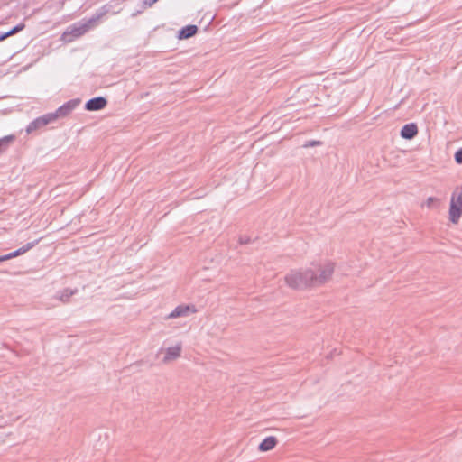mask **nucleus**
I'll list each match as a JSON object with an SVG mask.
<instances>
[{"mask_svg": "<svg viewBox=\"0 0 462 462\" xmlns=\"http://www.w3.org/2000/svg\"><path fill=\"white\" fill-rule=\"evenodd\" d=\"M55 122L54 116H51L49 113L45 114L42 116L35 118L26 127V133L28 134L33 133L34 131L44 127L45 125Z\"/></svg>", "mask_w": 462, "mask_h": 462, "instance_id": "nucleus-5", "label": "nucleus"}, {"mask_svg": "<svg viewBox=\"0 0 462 462\" xmlns=\"http://www.w3.org/2000/svg\"><path fill=\"white\" fill-rule=\"evenodd\" d=\"M37 243H38V240H36L34 242L27 243L26 245H24L23 246L20 247L16 251H14V252H12L10 254H5L6 260L12 259L14 257H16L18 255H21V254L26 253L27 251L32 249Z\"/></svg>", "mask_w": 462, "mask_h": 462, "instance_id": "nucleus-13", "label": "nucleus"}, {"mask_svg": "<svg viewBox=\"0 0 462 462\" xmlns=\"http://www.w3.org/2000/svg\"><path fill=\"white\" fill-rule=\"evenodd\" d=\"M462 216V187H457L452 192L448 210V218L457 225Z\"/></svg>", "mask_w": 462, "mask_h": 462, "instance_id": "nucleus-3", "label": "nucleus"}, {"mask_svg": "<svg viewBox=\"0 0 462 462\" xmlns=\"http://www.w3.org/2000/svg\"><path fill=\"white\" fill-rule=\"evenodd\" d=\"M439 200L434 197H429L426 201L422 204V206H426L428 208H431L433 207V203H439Z\"/></svg>", "mask_w": 462, "mask_h": 462, "instance_id": "nucleus-17", "label": "nucleus"}, {"mask_svg": "<svg viewBox=\"0 0 462 462\" xmlns=\"http://www.w3.org/2000/svg\"><path fill=\"white\" fill-rule=\"evenodd\" d=\"M278 440L276 437L270 436L265 438L259 445L258 448L262 452H266L273 449L275 446L277 445Z\"/></svg>", "mask_w": 462, "mask_h": 462, "instance_id": "nucleus-11", "label": "nucleus"}, {"mask_svg": "<svg viewBox=\"0 0 462 462\" xmlns=\"http://www.w3.org/2000/svg\"><path fill=\"white\" fill-rule=\"evenodd\" d=\"M182 346L181 343H178L175 346H169L165 350V356L162 359L164 364H168L171 361L178 359L181 355Z\"/></svg>", "mask_w": 462, "mask_h": 462, "instance_id": "nucleus-6", "label": "nucleus"}, {"mask_svg": "<svg viewBox=\"0 0 462 462\" xmlns=\"http://www.w3.org/2000/svg\"><path fill=\"white\" fill-rule=\"evenodd\" d=\"M76 107L74 101H69L66 104L60 106L55 112L49 113L51 116H54L55 121L60 117H65L69 115L72 110Z\"/></svg>", "mask_w": 462, "mask_h": 462, "instance_id": "nucleus-8", "label": "nucleus"}, {"mask_svg": "<svg viewBox=\"0 0 462 462\" xmlns=\"http://www.w3.org/2000/svg\"><path fill=\"white\" fill-rule=\"evenodd\" d=\"M455 160L457 163H462V148L457 151V152L455 153Z\"/></svg>", "mask_w": 462, "mask_h": 462, "instance_id": "nucleus-19", "label": "nucleus"}, {"mask_svg": "<svg viewBox=\"0 0 462 462\" xmlns=\"http://www.w3.org/2000/svg\"><path fill=\"white\" fill-rule=\"evenodd\" d=\"M97 18H91L88 23H85L80 25H73L70 27V31L69 33H70L73 37H80L83 34H85L91 27L92 23L97 21Z\"/></svg>", "mask_w": 462, "mask_h": 462, "instance_id": "nucleus-7", "label": "nucleus"}, {"mask_svg": "<svg viewBox=\"0 0 462 462\" xmlns=\"http://www.w3.org/2000/svg\"><path fill=\"white\" fill-rule=\"evenodd\" d=\"M288 287L293 290H305L314 287L312 267L292 269L284 276Z\"/></svg>", "mask_w": 462, "mask_h": 462, "instance_id": "nucleus-1", "label": "nucleus"}, {"mask_svg": "<svg viewBox=\"0 0 462 462\" xmlns=\"http://www.w3.org/2000/svg\"><path fill=\"white\" fill-rule=\"evenodd\" d=\"M158 0H143V6L144 7H151L155 4Z\"/></svg>", "mask_w": 462, "mask_h": 462, "instance_id": "nucleus-20", "label": "nucleus"}, {"mask_svg": "<svg viewBox=\"0 0 462 462\" xmlns=\"http://www.w3.org/2000/svg\"><path fill=\"white\" fill-rule=\"evenodd\" d=\"M6 261L5 255L0 256V262Z\"/></svg>", "mask_w": 462, "mask_h": 462, "instance_id": "nucleus-21", "label": "nucleus"}, {"mask_svg": "<svg viewBox=\"0 0 462 462\" xmlns=\"http://www.w3.org/2000/svg\"><path fill=\"white\" fill-rule=\"evenodd\" d=\"M418 134V126L414 123L406 124L401 130V136L403 139L411 140Z\"/></svg>", "mask_w": 462, "mask_h": 462, "instance_id": "nucleus-10", "label": "nucleus"}, {"mask_svg": "<svg viewBox=\"0 0 462 462\" xmlns=\"http://www.w3.org/2000/svg\"><path fill=\"white\" fill-rule=\"evenodd\" d=\"M107 104V101L103 97H97L89 99L86 105L85 108L88 111H97L103 109Z\"/></svg>", "mask_w": 462, "mask_h": 462, "instance_id": "nucleus-9", "label": "nucleus"}, {"mask_svg": "<svg viewBox=\"0 0 462 462\" xmlns=\"http://www.w3.org/2000/svg\"><path fill=\"white\" fill-rule=\"evenodd\" d=\"M197 311L198 310L194 304H180L167 315L166 319L188 317L191 314L197 313Z\"/></svg>", "mask_w": 462, "mask_h": 462, "instance_id": "nucleus-4", "label": "nucleus"}, {"mask_svg": "<svg viewBox=\"0 0 462 462\" xmlns=\"http://www.w3.org/2000/svg\"><path fill=\"white\" fill-rule=\"evenodd\" d=\"M77 292H78L77 289L71 290V289L66 288L59 292L57 298L62 303H69L70 300V298L73 295H75Z\"/></svg>", "mask_w": 462, "mask_h": 462, "instance_id": "nucleus-14", "label": "nucleus"}, {"mask_svg": "<svg viewBox=\"0 0 462 462\" xmlns=\"http://www.w3.org/2000/svg\"><path fill=\"white\" fill-rule=\"evenodd\" d=\"M313 266V283L314 286L322 285L328 282L335 271V263L326 260L322 263L311 264Z\"/></svg>", "mask_w": 462, "mask_h": 462, "instance_id": "nucleus-2", "label": "nucleus"}, {"mask_svg": "<svg viewBox=\"0 0 462 462\" xmlns=\"http://www.w3.org/2000/svg\"><path fill=\"white\" fill-rule=\"evenodd\" d=\"M198 28L196 25H187L179 32L180 39H188L197 33Z\"/></svg>", "mask_w": 462, "mask_h": 462, "instance_id": "nucleus-15", "label": "nucleus"}, {"mask_svg": "<svg viewBox=\"0 0 462 462\" xmlns=\"http://www.w3.org/2000/svg\"><path fill=\"white\" fill-rule=\"evenodd\" d=\"M37 243H38V240H36L34 242L27 243L26 245H24L23 246L20 247L16 251H14V252H12L10 254H5L6 260L12 259L14 257H16L18 255H21V254L26 253L27 251L32 249Z\"/></svg>", "mask_w": 462, "mask_h": 462, "instance_id": "nucleus-12", "label": "nucleus"}, {"mask_svg": "<svg viewBox=\"0 0 462 462\" xmlns=\"http://www.w3.org/2000/svg\"><path fill=\"white\" fill-rule=\"evenodd\" d=\"M322 143L320 141H316V140H313V141H308L306 142L304 144H303V147L304 148H309V147H312V146H319L321 145Z\"/></svg>", "mask_w": 462, "mask_h": 462, "instance_id": "nucleus-18", "label": "nucleus"}, {"mask_svg": "<svg viewBox=\"0 0 462 462\" xmlns=\"http://www.w3.org/2000/svg\"><path fill=\"white\" fill-rule=\"evenodd\" d=\"M25 27V24L23 23H21L19 24H17L16 26H14L13 29H11L10 31L6 32H3L1 34L2 37V40L4 41L5 39L21 32L22 30H23Z\"/></svg>", "mask_w": 462, "mask_h": 462, "instance_id": "nucleus-16", "label": "nucleus"}]
</instances>
